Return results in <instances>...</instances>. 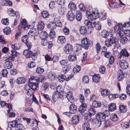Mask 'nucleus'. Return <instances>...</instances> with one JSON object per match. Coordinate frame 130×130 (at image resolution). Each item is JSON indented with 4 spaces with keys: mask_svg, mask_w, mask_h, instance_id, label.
Here are the masks:
<instances>
[{
    "mask_svg": "<svg viewBox=\"0 0 130 130\" xmlns=\"http://www.w3.org/2000/svg\"><path fill=\"white\" fill-rule=\"evenodd\" d=\"M66 41V39L65 37L63 36H60L58 37L57 40V42L61 44H62L65 43Z\"/></svg>",
    "mask_w": 130,
    "mask_h": 130,
    "instance_id": "b1692460",
    "label": "nucleus"
},
{
    "mask_svg": "<svg viewBox=\"0 0 130 130\" xmlns=\"http://www.w3.org/2000/svg\"><path fill=\"white\" fill-rule=\"evenodd\" d=\"M110 119L113 122H116L118 120L119 117L116 114L112 113L110 115Z\"/></svg>",
    "mask_w": 130,
    "mask_h": 130,
    "instance_id": "7c9ffc66",
    "label": "nucleus"
},
{
    "mask_svg": "<svg viewBox=\"0 0 130 130\" xmlns=\"http://www.w3.org/2000/svg\"><path fill=\"white\" fill-rule=\"evenodd\" d=\"M80 32L81 34L84 35L87 33V29L84 26H82L80 29Z\"/></svg>",
    "mask_w": 130,
    "mask_h": 130,
    "instance_id": "a19ab883",
    "label": "nucleus"
},
{
    "mask_svg": "<svg viewBox=\"0 0 130 130\" xmlns=\"http://www.w3.org/2000/svg\"><path fill=\"white\" fill-rule=\"evenodd\" d=\"M44 27V22L42 21H40L38 22L37 25L38 30H42L43 29Z\"/></svg>",
    "mask_w": 130,
    "mask_h": 130,
    "instance_id": "bb28decb",
    "label": "nucleus"
},
{
    "mask_svg": "<svg viewBox=\"0 0 130 130\" xmlns=\"http://www.w3.org/2000/svg\"><path fill=\"white\" fill-rule=\"evenodd\" d=\"M62 98L64 99L65 98H67L68 101V103L69 104L72 103V101L73 99V97L72 96V93L71 92H68L67 94H66V93H62V94L61 93H60V95L62 96Z\"/></svg>",
    "mask_w": 130,
    "mask_h": 130,
    "instance_id": "20e7f679",
    "label": "nucleus"
},
{
    "mask_svg": "<svg viewBox=\"0 0 130 130\" xmlns=\"http://www.w3.org/2000/svg\"><path fill=\"white\" fill-rule=\"evenodd\" d=\"M105 44L108 47H110L113 44H118V40L115 38L111 37L110 38L106 40L105 41Z\"/></svg>",
    "mask_w": 130,
    "mask_h": 130,
    "instance_id": "f03ea898",
    "label": "nucleus"
},
{
    "mask_svg": "<svg viewBox=\"0 0 130 130\" xmlns=\"http://www.w3.org/2000/svg\"><path fill=\"white\" fill-rule=\"evenodd\" d=\"M8 13L10 16L14 17L16 16L17 18L19 17V13L18 12H15L14 11L12 8H9L8 10Z\"/></svg>",
    "mask_w": 130,
    "mask_h": 130,
    "instance_id": "f8f14e48",
    "label": "nucleus"
},
{
    "mask_svg": "<svg viewBox=\"0 0 130 130\" xmlns=\"http://www.w3.org/2000/svg\"><path fill=\"white\" fill-rule=\"evenodd\" d=\"M2 75L3 77H6L7 76L8 73V72L6 69H3L2 71Z\"/></svg>",
    "mask_w": 130,
    "mask_h": 130,
    "instance_id": "338daca9",
    "label": "nucleus"
},
{
    "mask_svg": "<svg viewBox=\"0 0 130 130\" xmlns=\"http://www.w3.org/2000/svg\"><path fill=\"white\" fill-rule=\"evenodd\" d=\"M28 36L26 35L23 36L21 40L22 42L25 43L26 42L28 41Z\"/></svg>",
    "mask_w": 130,
    "mask_h": 130,
    "instance_id": "69168bd1",
    "label": "nucleus"
},
{
    "mask_svg": "<svg viewBox=\"0 0 130 130\" xmlns=\"http://www.w3.org/2000/svg\"><path fill=\"white\" fill-rule=\"evenodd\" d=\"M89 115H88L87 116H85V118L88 120V117L89 116H91L94 115L95 113V111L94 109L93 108H91L88 110Z\"/></svg>",
    "mask_w": 130,
    "mask_h": 130,
    "instance_id": "a211bd4d",
    "label": "nucleus"
},
{
    "mask_svg": "<svg viewBox=\"0 0 130 130\" xmlns=\"http://www.w3.org/2000/svg\"><path fill=\"white\" fill-rule=\"evenodd\" d=\"M70 104L69 107L70 112L71 113H74L76 111V106L74 104Z\"/></svg>",
    "mask_w": 130,
    "mask_h": 130,
    "instance_id": "4be33fe9",
    "label": "nucleus"
},
{
    "mask_svg": "<svg viewBox=\"0 0 130 130\" xmlns=\"http://www.w3.org/2000/svg\"><path fill=\"white\" fill-rule=\"evenodd\" d=\"M72 45L70 44H67L64 46V52L67 54L71 53L73 51Z\"/></svg>",
    "mask_w": 130,
    "mask_h": 130,
    "instance_id": "6e6552de",
    "label": "nucleus"
},
{
    "mask_svg": "<svg viewBox=\"0 0 130 130\" xmlns=\"http://www.w3.org/2000/svg\"><path fill=\"white\" fill-rule=\"evenodd\" d=\"M11 47L14 50H18L20 48V45L19 43H14L11 45Z\"/></svg>",
    "mask_w": 130,
    "mask_h": 130,
    "instance_id": "49530a36",
    "label": "nucleus"
},
{
    "mask_svg": "<svg viewBox=\"0 0 130 130\" xmlns=\"http://www.w3.org/2000/svg\"><path fill=\"white\" fill-rule=\"evenodd\" d=\"M92 78L93 82H98L100 80V76L99 74H95L93 76Z\"/></svg>",
    "mask_w": 130,
    "mask_h": 130,
    "instance_id": "e433bc0d",
    "label": "nucleus"
},
{
    "mask_svg": "<svg viewBox=\"0 0 130 130\" xmlns=\"http://www.w3.org/2000/svg\"><path fill=\"white\" fill-rule=\"evenodd\" d=\"M24 127L23 125L21 123L17 124L15 127V130H24Z\"/></svg>",
    "mask_w": 130,
    "mask_h": 130,
    "instance_id": "4c0bfd02",
    "label": "nucleus"
},
{
    "mask_svg": "<svg viewBox=\"0 0 130 130\" xmlns=\"http://www.w3.org/2000/svg\"><path fill=\"white\" fill-rule=\"evenodd\" d=\"M84 23L85 25L88 28H91L93 26V23L89 20H85L84 21Z\"/></svg>",
    "mask_w": 130,
    "mask_h": 130,
    "instance_id": "37998d69",
    "label": "nucleus"
},
{
    "mask_svg": "<svg viewBox=\"0 0 130 130\" xmlns=\"http://www.w3.org/2000/svg\"><path fill=\"white\" fill-rule=\"evenodd\" d=\"M120 40V42L122 44H124L127 42L128 39L126 37L124 36H122Z\"/></svg>",
    "mask_w": 130,
    "mask_h": 130,
    "instance_id": "bf43d9fd",
    "label": "nucleus"
},
{
    "mask_svg": "<svg viewBox=\"0 0 130 130\" xmlns=\"http://www.w3.org/2000/svg\"><path fill=\"white\" fill-rule=\"evenodd\" d=\"M29 36L33 38L34 40H36V38L35 37V36H37V35L36 34H34V33L32 32V31L29 30L28 33Z\"/></svg>",
    "mask_w": 130,
    "mask_h": 130,
    "instance_id": "680f3d73",
    "label": "nucleus"
},
{
    "mask_svg": "<svg viewBox=\"0 0 130 130\" xmlns=\"http://www.w3.org/2000/svg\"><path fill=\"white\" fill-rule=\"evenodd\" d=\"M41 14L42 17L44 18H47L49 16V14L46 11H42Z\"/></svg>",
    "mask_w": 130,
    "mask_h": 130,
    "instance_id": "603ef678",
    "label": "nucleus"
},
{
    "mask_svg": "<svg viewBox=\"0 0 130 130\" xmlns=\"http://www.w3.org/2000/svg\"><path fill=\"white\" fill-rule=\"evenodd\" d=\"M80 67L78 65H76V67L74 68L73 69V71L74 73H76L79 72L80 70Z\"/></svg>",
    "mask_w": 130,
    "mask_h": 130,
    "instance_id": "0e129e2a",
    "label": "nucleus"
},
{
    "mask_svg": "<svg viewBox=\"0 0 130 130\" xmlns=\"http://www.w3.org/2000/svg\"><path fill=\"white\" fill-rule=\"evenodd\" d=\"M82 13L79 11H77L76 13V19L78 21H80L82 19Z\"/></svg>",
    "mask_w": 130,
    "mask_h": 130,
    "instance_id": "f704fd0d",
    "label": "nucleus"
},
{
    "mask_svg": "<svg viewBox=\"0 0 130 130\" xmlns=\"http://www.w3.org/2000/svg\"><path fill=\"white\" fill-rule=\"evenodd\" d=\"M48 36V34L45 31H42L39 34L40 37L41 39H46Z\"/></svg>",
    "mask_w": 130,
    "mask_h": 130,
    "instance_id": "c756f323",
    "label": "nucleus"
},
{
    "mask_svg": "<svg viewBox=\"0 0 130 130\" xmlns=\"http://www.w3.org/2000/svg\"><path fill=\"white\" fill-rule=\"evenodd\" d=\"M23 54L24 55L26 58H29L32 56L34 57L36 56L37 54L36 53H33L32 51L28 50L26 49L24 50L23 52Z\"/></svg>",
    "mask_w": 130,
    "mask_h": 130,
    "instance_id": "423d86ee",
    "label": "nucleus"
},
{
    "mask_svg": "<svg viewBox=\"0 0 130 130\" xmlns=\"http://www.w3.org/2000/svg\"><path fill=\"white\" fill-rule=\"evenodd\" d=\"M92 105L93 107L98 108L101 106V104L100 102L95 101L93 102Z\"/></svg>",
    "mask_w": 130,
    "mask_h": 130,
    "instance_id": "2f4dec72",
    "label": "nucleus"
},
{
    "mask_svg": "<svg viewBox=\"0 0 130 130\" xmlns=\"http://www.w3.org/2000/svg\"><path fill=\"white\" fill-rule=\"evenodd\" d=\"M71 68V66L70 65L66 66L63 69V72L65 74L68 72Z\"/></svg>",
    "mask_w": 130,
    "mask_h": 130,
    "instance_id": "4d7b16f0",
    "label": "nucleus"
},
{
    "mask_svg": "<svg viewBox=\"0 0 130 130\" xmlns=\"http://www.w3.org/2000/svg\"><path fill=\"white\" fill-rule=\"evenodd\" d=\"M58 13L61 15H63L66 10V8L65 7L60 6L58 7Z\"/></svg>",
    "mask_w": 130,
    "mask_h": 130,
    "instance_id": "393cba45",
    "label": "nucleus"
},
{
    "mask_svg": "<svg viewBox=\"0 0 130 130\" xmlns=\"http://www.w3.org/2000/svg\"><path fill=\"white\" fill-rule=\"evenodd\" d=\"M11 60L7 61L5 62L4 66L6 69H9L11 68L12 66V63L11 62Z\"/></svg>",
    "mask_w": 130,
    "mask_h": 130,
    "instance_id": "473e14b6",
    "label": "nucleus"
},
{
    "mask_svg": "<svg viewBox=\"0 0 130 130\" xmlns=\"http://www.w3.org/2000/svg\"><path fill=\"white\" fill-rule=\"evenodd\" d=\"M86 14L88 19L92 20L97 19L99 17V14L97 13L95 14L94 12H93L91 14L89 11H87Z\"/></svg>",
    "mask_w": 130,
    "mask_h": 130,
    "instance_id": "39448f33",
    "label": "nucleus"
},
{
    "mask_svg": "<svg viewBox=\"0 0 130 130\" xmlns=\"http://www.w3.org/2000/svg\"><path fill=\"white\" fill-rule=\"evenodd\" d=\"M79 116H73L71 119L72 123L74 125L77 124L79 122Z\"/></svg>",
    "mask_w": 130,
    "mask_h": 130,
    "instance_id": "dca6fc26",
    "label": "nucleus"
},
{
    "mask_svg": "<svg viewBox=\"0 0 130 130\" xmlns=\"http://www.w3.org/2000/svg\"><path fill=\"white\" fill-rule=\"evenodd\" d=\"M116 104L114 103H112L109 106L108 109L111 111H113L116 109Z\"/></svg>",
    "mask_w": 130,
    "mask_h": 130,
    "instance_id": "ea45409f",
    "label": "nucleus"
},
{
    "mask_svg": "<svg viewBox=\"0 0 130 130\" xmlns=\"http://www.w3.org/2000/svg\"><path fill=\"white\" fill-rule=\"evenodd\" d=\"M87 107L86 103H82L79 109V110L80 113L84 112L86 109Z\"/></svg>",
    "mask_w": 130,
    "mask_h": 130,
    "instance_id": "cd10ccee",
    "label": "nucleus"
},
{
    "mask_svg": "<svg viewBox=\"0 0 130 130\" xmlns=\"http://www.w3.org/2000/svg\"><path fill=\"white\" fill-rule=\"evenodd\" d=\"M120 71H121V72L118 73L117 77L118 80L119 81H121L122 80L123 78L124 77V73L122 72L121 70Z\"/></svg>",
    "mask_w": 130,
    "mask_h": 130,
    "instance_id": "de8ad7c7",
    "label": "nucleus"
},
{
    "mask_svg": "<svg viewBox=\"0 0 130 130\" xmlns=\"http://www.w3.org/2000/svg\"><path fill=\"white\" fill-rule=\"evenodd\" d=\"M18 121L15 120L11 122H9L8 124V126L11 128L15 127L16 124L18 123Z\"/></svg>",
    "mask_w": 130,
    "mask_h": 130,
    "instance_id": "412c9836",
    "label": "nucleus"
},
{
    "mask_svg": "<svg viewBox=\"0 0 130 130\" xmlns=\"http://www.w3.org/2000/svg\"><path fill=\"white\" fill-rule=\"evenodd\" d=\"M81 42L83 47L86 50L88 49L89 45L92 46L93 44L92 41L89 40L87 37L83 38Z\"/></svg>",
    "mask_w": 130,
    "mask_h": 130,
    "instance_id": "f257e3e1",
    "label": "nucleus"
},
{
    "mask_svg": "<svg viewBox=\"0 0 130 130\" xmlns=\"http://www.w3.org/2000/svg\"><path fill=\"white\" fill-rule=\"evenodd\" d=\"M25 79L23 77H19L16 80L17 83L18 84H22L24 83Z\"/></svg>",
    "mask_w": 130,
    "mask_h": 130,
    "instance_id": "5fc2aeb1",
    "label": "nucleus"
},
{
    "mask_svg": "<svg viewBox=\"0 0 130 130\" xmlns=\"http://www.w3.org/2000/svg\"><path fill=\"white\" fill-rule=\"evenodd\" d=\"M2 24L4 25H8L9 24V20L8 19H2L1 21Z\"/></svg>",
    "mask_w": 130,
    "mask_h": 130,
    "instance_id": "774afa93",
    "label": "nucleus"
},
{
    "mask_svg": "<svg viewBox=\"0 0 130 130\" xmlns=\"http://www.w3.org/2000/svg\"><path fill=\"white\" fill-rule=\"evenodd\" d=\"M72 77H73V76H71L70 75L68 77L66 78V76L65 75H64L63 74H61L59 76L58 78L60 82H62L64 81L65 79L66 81H68Z\"/></svg>",
    "mask_w": 130,
    "mask_h": 130,
    "instance_id": "9d476101",
    "label": "nucleus"
},
{
    "mask_svg": "<svg viewBox=\"0 0 130 130\" xmlns=\"http://www.w3.org/2000/svg\"><path fill=\"white\" fill-rule=\"evenodd\" d=\"M100 91L101 96L103 97L107 96L109 93V90L107 89H101Z\"/></svg>",
    "mask_w": 130,
    "mask_h": 130,
    "instance_id": "f3484780",
    "label": "nucleus"
},
{
    "mask_svg": "<svg viewBox=\"0 0 130 130\" xmlns=\"http://www.w3.org/2000/svg\"><path fill=\"white\" fill-rule=\"evenodd\" d=\"M38 78H39L38 77L35 76H32L29 79L28 82L31 83H37V84H39Z\"/></svg>",
    "mask_w": 130,
    "mask_h": 130,
    "instance_id": "2eb2a0df",
    "label": "nucleus"
},
{
    "mask_svg": "<svg viewBox=\"0 0 130 130\" xmlns=\"http://www.w3.org/2000/svg\"><path fill=\"white\" fill-rule=\"evenodd\" d=\"M48 83H47L46 82L43 84L42 87V90L45 91L48 88Z\"/></svg>",
    "mask_w": 130,
    "mask_h": 130,
    "instance_id": "052dcab7",
    "label": "nucleus"
},
{
    "mask_svg": "<svg viewBox=\"0 0 130 130\" xmlns=\"http://www.w3.org/2000/svg\"><path fill=\"white\" fill-rule=\"evenodd\" d=\"M105 116L102 113L99 112L96 115V118L101 121H103L105 119Z\"/></svg>",
    "mask_w": 130,
    "mask_h": 130,
    "instance_id": "aec40b11",
    "label": "nucleus"
},
{
    "mask_svg": "<svg viewBox=\"0 0 130 130\" xmlns=\"http://www.w3.org/2000/svg\"><path fill=\"white\" fill-rule=\"evenodd\" d=\"M48 77L50 80L53 81L55 78V74L52 72H50L48 74Z\"/></svg>",
    "mask_w": 130,
    "mask_h": 130,
    "instance_id": "c9c22d12",
    "label": "nucleus"
},
{
    "mask_svg": "<svg viewBox=\"0 0 130 130\" xmlns=\"http://www.w3.org/2000/svg\"><path fill=\"white\" fill-rule=\"evenodd\" d=\"M67 18L68 20L72 21L75 19V15L71 11H70L68 12Z\"/></svg>",
    "mask_w": 130,
    "mask_h": 130,
    "instance_id": "6ab92c4d",
    "label": "nucleus"
},
{
    "mask_svg": "<svg viewBox=\"0 0 130 130\" xmlns=\"http://www.w3.org/2000/svg\"><path fill=\"white\" fill-rule=\"evenodd\" d=\"M26 20L22 19L21 21L20 24L18 26V29L19 30H21L22 29L24 30L26 29Z\"/></svg>",
    "mask_w": 130,
    "mask_h": 130,
    "instance_id": "9b49d317",
    "label": "nucleus"
},
{
    "mask_svg": "<svg viewBox=\"0 0 130 130\" xmlns=\"http://www.w3.org/2000/svg\"><path fill=\"white\" fill-rule=\"evenodd\" d=\"M68 7L70 10H74L76 8L75 4L72 2H70L68 5Z\"/></svg>",
    "mask_w": 130,
    "mask_h": 130,
    "instance_id": "79ce46f5",
    "label": "nucleus"
},
{
    "mask_svg": "<svg viewBox=\"0 0 130 130\" xmlns=\"http://www.w3.org/2000/svg\"><path fill=\"white\" fill-rule=\"evenodd\" d=\"M122 26L121 24H119L115 26L114 29L116 32L122 31Z\"/></svg>",
    "mask_w": 130,
    "mask_h": 130,
    "instance_id": "72a5a7b5",
    "label": "nucleus"
},
{
    "mask_svg": "<svg viewBox=\"0 0 130 130\" xmlns=\"http://www.w3.org/2000/svg\"><path fill=\"white\" fill-rule=\"evenodd\" d=\"M28 83L29 87L33 91L36 90L37 89V88L39 84H37V83Z\"/></svg>",
    "mask_w": 130,
    "mask_h": 130,
    "instance_id": "5701e85b",
    "label": "nucleus"
},
{
    "mask_svg": "<svg viewBox=\"0 0 130 130\" xmlns=\"http://www.w3.org/2000/svg\"><path fill=\"white\" fill-rule=\"evenodd\" d=\"M82 128L84 130H91L90 127L89 123L88 122H86L84 123L82 125Z\"/></svg>",
    "mask_w": 130,
    "mask_h": 130,
    "instance_id": "a878e982",
    "label": "nucleus"
},
{
    "mask_svg": "<svg viewBox=\"0 0 130 130\" xmlns=\"http://www.w3.org/2000/svg\"><path fill=\"white\" fill-rule=\"evenodd\" d=\"M119 97V95L118 94H110L109 96V98L111 100H113L118 98Z\"/></svg>",
    "mask_w": 130,
    "mask_h": 130,
    "instance_id": "864d4df0",
    "label": "nucleus"
},
{
    "mask_svg": "<svg viewBox=\"0 0 130 130\" xmlns=\"http://www.w3.org/2000/svg\"><path fill=\"white\" fill-rule=\"evenodd\" d=\"M38 78H39L38 77L35 76H32L29 79L28 82L31 83H37V84H39Z\"/></svg>",
    "mask_w": 130,
    "mask_h": 130,
    "instance_id": "4468645a",
    "label": "nucleus"
},
{
    "mask_svg": "<svg viewBox=\"0 0 130 130\" xmlns=\"http://www.w3.org/2000/svg\"><path fill=\"white\" fill-rule=\"evenodd\" d=\"M119 110L121 112L124 113L127 111L126 107L124 105H121L119 107Z\"/></svg>",
    "mask_w": 130,
    "mask_h": 130,
    "instance_id": "a18cd8bd",
    "label": "nucleus"
},
{
    "mask_svg": "<svg viewBox=\"0 0 130 130\" xmlns=\"http://www.w3.org/2000/svg\"><path fill=\"white\" fill-rule=\"evenodd\" d=\"M93 26L92 27L95 26V28L96 29L99 30L101 29V26L98 23H97L96 22H94L93 23Z\"/></svg>",
    "mask_w": 130,
    "mask_h": 130,
    "instance_id": "6e6d98bb",
    "label": "nucleus"
},
{
    "mask_svg": "<svg viewBox=\"0 0 130 130\" xmlns=\"http://www.w3.org/2000/svg\"><path fill=\"white\" fill-rule=\"evenodd\" d=\"M56 26H57L56 24L53 22H50L47 25L48 28L51 29V30H52V29L55 28Z\"/></svg>",
    "mask_w": 130,
    "mask_h": 130,
    "instance_id": "c03bdc74",
    "label": "nucleus"
},
{
    "mask_svg": "<svg viewBox=\"0 0 130 130\" xmlns=\"http://www.w3.org/2000/svg\"><path fill=\"white\" fill-rule=\"evenodd\" d=\"M129 54L126 49H122L118 56V58L119 59L126 60Z\"/></svg>",
    "mask_w": 130,
    "mask_h": 130,
    "instance_id": "7ed1b4c3",
    "label": "nucleus"
},
{
    "mask_svg": "<svg viewBox=\"0 0 130 130\" xmlns=\"http://www.w3.org/2000/svg\"><path fill=\"white\" fill-rule=\"evenodd\" d=\"M38 82H41L42 83L45 81L46 80L45 76L43 75H40L38 77Z\"/></svg>",
    "mask_w": 130,
    "mask_h": 130,
    "instance_id": "3c124183",
    "label": "nucleus"
},
{
    "mask_svg": "<svg viewBox=\"0 0 130 130\" xmlns=\"http://www.w3.org/2000/svg\"><path fill=\"white\" fill-rule=\"evenodd\" d=\"M11 56H10V57H9V59L11 61H13L15 57L19 55V53L14 50L11 51Z\"/></svg>",
    "mask_w": 130,
    "mask_h": 130,
    "instance_id": "ddd939ff",
    "label": "nucleus"
},
{
    "mask_svg": "<svg viewBox=\"0 0 130 130\" xmlns=\"http://www.w3.org/2000/svg\"><path fill=\"white\" fill-rule=\"evenodd\" d=\"M69 60L71 61H75L76 60V57L75 55L70 54L68 56Z\"/></svg>",
    "mask_w": 130,
    "mask_h": 130,
    "instance_id": "58836bf2",
    "label": "nucleus"
},
{
    "mask_svg": "<svg viewBox=\"0 0 130 130\" xmlns=\"http://www.w3.org/2000/svg\"><path fill=\"white\" fill-rule=\"evenodd\" d=\"M49 6L50 9H53L55 7V3L54 1H50Z\"/></svg>",
    "mask_w": 130,
    "mask_h": 130,
    "instance_id": "e2e57ef3",
    "label": "nucleus"
},
{
    "mask_svg": "<svg viewBox=\"0 0 130 130\" xmlns=\"http://www.w3.org/2000/svg\"><path fill=\"white\" fill-rule=\"evenodd\" d=\"M102 55H103L106 58H108L111 55V53L107 51V48L104 46L101 52Z\"/></svg>",
    "mask_w": 130,
    "mask_h": 130,
    "instance_id": "1a4fd4ad",
    "label": "nucleus"
},
{
    "mask_svg": "<svg viewBox=\"0 0 130 130\" xmlns=\"http://www.w3.org/2000/svg\"><path fill=\"white\" fill-rule=\"evenodd\" d=\"M3 31L4 33L6 35H8L11 32V29L10 28L8 27H6L4 29H3Z\"/></svg>",
    "mask_w": 130,
    "mask_h": 130,
    "instance_id": "09e8293b",
    "label": "nucleus"
},
{
    "mask_svg": "<svg viewBox=\"0 0 130 130\" xmlns=\"http://www.w3.org/2000/svg\"><path fill=\"white\" fill-rule=\"evenodd\" d=\"M119 63L120 67L123 69H126L128 67V64L126 60L124 59H120Z\"/></svg>",
    "mask_w": 130,
    "mask_h": 130,
    "instance_id": "0eeeda50",
    "label": "nucleus"
},
{
    "mask_svg": "<svg viewBox=\"0 0 130 130\" xmlns=\"http://www.w3.org/2000/svg\"><path fill=\"white\" fill-rule=\"evenodd\" d=\"M54 22L57 27H61L62 26V24L59 18H55L54 19Z\"/></svg>",
    "mask_w": 130,
    "mask_h": 130,
    "instance_id": "c85d7f7f",
    "label": "nucleus"
},
{
    "mask_svg": "<svg viewBox=\"0 0 130 130\" xmlns=\"http://www.w3.org/2000/svg\"><path fill=\"white\" fill-rule=\"evenodd\" d=\"M121 125L122 127L125 128H128L129 126V123L127 122H122L121 123Z\"/></svg>",
    "mask_w": 130,
    "mask_h": 130,
    "instance_id": "8fccbe9b",
    "label": "nucleus"
},
{
    "mask_svg": "<svg viewBox=\"0 0 130 130\" xmlns=\"http://www.w3.org/2000/svg\"><path fill=\"white\" fill-rule=\"evenodd\" d=\"M106 14L104 13H100L99 17L101 20H104L106 19Z\"/></svg>",
    "mask_w": 130,
    "mask_h": 130,
    "instance_id": "13d9d810",
    "label": "nucleus"
}]
</instances>
